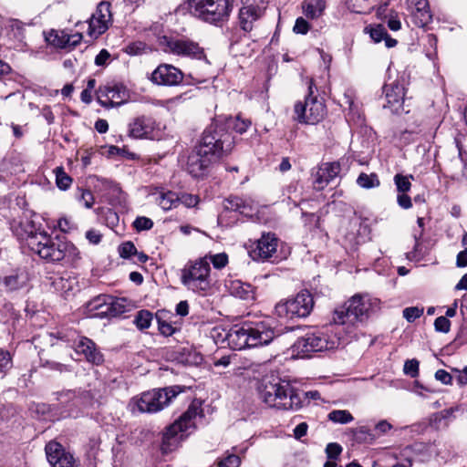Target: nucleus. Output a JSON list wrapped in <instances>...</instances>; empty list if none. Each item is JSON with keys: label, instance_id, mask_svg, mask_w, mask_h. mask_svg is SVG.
I'll list each match as a JSON object with an SVG mask.
<instances>
[{"label": "nucleus", "instance_id": "nucleus-1", "mask_svg": "<svg viewBox=\"0 0 467 467\" xmlns=\"http://www.w3.org/2000/svg\"><path fill=\"white\" fill-rule=\"evenodd\" d=\"M233 140L222 128L211 125L202 133L195 150L189 155L187 171L193 177H201L204 171L232 150Z\"/></svg>", "mask_w": 467, "mask_h": 467}, {"label": "nucleus", "instance_id": "nucleus-2", "mask_svg": "<svg viewBox=\"0 0 467 467\" xmlns=\"http://www.w3.org/2000/svg\"><path fill=\"white\" fill-rule=\"evenodd\" d=\"M29 249L48 263L64 261L73 265L80 259V253L74 244L59 237H51L44 232L30 233L26 239Z\"/></svg>", "mask_w": 467, "mask_h": 467}, {"label": "nucleus", "instance_id": "nucleus-3", "mask_svg": "<svg viewBox=\"0 0 467 467\" xmlns=\"http://www.w3.org/2000/svg\"><path fill=\"white\" fill-rule=\"evenodd\" d=\"M257 390L262 401L271 408L297 410L304 406L300 394L288 382L263 379Z\"/></svg>", "mask_w": 467, "mask_h": 467}, {"label": "nucleus", "instance_id": "nucleus-4", "mask_svg": "<svg viewBox=\"0 0 467 467\" xmlns=\"http://www.w3.org/2000/svg\"><path fill=\"white\" fill-rule=\"evenodd\" d=\"M275 337L274 329L265 323L254 326L244 323L233 326L224 333L223 341H226L229 348L241 350L268 345Z\"/></svg>", "mask_w": 467, "mask_h": 467}, {"label": "nucleus", "instance_id": "nucleus-5", "mask_svg": "<svg viewBox=\"0 0 467 467\" xmlns=\"http://www.w3.org/2000/svg\"><path fill=\"white\" fill-rule=\"evenodd\" d=\"M380 300L369 295H355L344 306L334 312L333 320L336 324L364 321L379 310Z\"/></svg>", "mask_w": 467, "mask_h": 467}, {"label": "nucleus", "instance_id": "nucleus-6", "mask_svg": "<svg viewBox=\"0 0 467 467\" xmlns=\"http://www.w3.org/2000/svg\"><path fill=\"white\" fill-rule=\"evenodd\" d=\"M211 266L207 257L189 261L181 270V282L194 293H206L211 287Z\"/></svg>", "mask_w": 467, "mask_h": 467}, {"label": "nucleus", "instance_id": "nucleus-7", "mask_svg": "<svg viewBox=\"0 0 467 467\" xmlns=\"http://www.w3.org/2000/svg\"><path fill=\"white\" fill-rule=\"evenodd\" d=\"M189 5L192 16L213 25L227 21L233 9L231 0H189Z\"/></svg>", "mask_w": 467, "mask_h": 467}, {"label": "nucleus", "instance_id": "nucleus-8", "mask_svg": "<svg viewBox=\"0 0 467 467\" xmlns=\"http://www.w3.org/2000/svg\"><path fill=\"white\" fill-rule=\"evenodd\" d=\"M182 391V388L178 385L155 389L143 392L133 400V404L140 412L155 413L167 407Z\"/></svg>", "mask_w": 467, "mask_h": 467}, {"label": "nucleus", "instance_id": "nucleus-9", "mask_svg": "<svg viewBox=\"0 0 467 467\" xmlns=\"http://www.w3.org/2000/svg\"><path fill=\"white\" fill-rule=\"evenodd\" d=\"M202 413V402L198 400H192L187 410L166 428L162 438L163 443L171 445L173 441L182 440L188 435V431L195 429V419Z\"/></svg>", "mask_w": 467, "mask_h": 467}, {"label": "nucleus", "instance_id": "nucleus-10", "mask_svg": "<svg viewBox=\"0 0 467 467\" xmlns=\"http://www.w3.org/2000/svg\"><path fill=\"white\" fill-rule=\"evenodd\" d=\"M314 306L311 294L303 290L294 298L280 302L275 306V313L279 317L294 319L307 317Z\"/></svg>", "mask_w": 467, "mask_h": 467}, {"label": "nucleus", "instance_id": "nucleus-11", "mask_svg": "<svg viewBox=\"0 0 467 467\" xmlns=\"http://www.w3.org/2000/svg\"><path fill=\"white\" fill-rule=\"evenodd\" d=\"M128 300L124 297H113L100 295L87 304V310L93 317H113L122 315L128 310Z\"/></svg>", "mask_w": 467, "mask_h": 467}, {"label": "nucleus", "instance_id": "nucleus-12", "mask_svg": "<svg viewBox=\"0 0 467 467\" xmlns=\"http://www.w3.org/2000/svg\"><path fill=\"white\" fill-rule=\"evenodd\" d=\"M309 88V94L305 100L298 101L295 104L294 119L302 124H317L321 121L326 115V107L321 100H318L317 97H313L311 87Z\"/></svg>", "mask_w": 467, "mask_h": 467}, {"label": "nucleus", "instance_id": "nucleus-13", "mask_svg": "<svg viewBox=\"0 0 467 467\" xmlns=\"http://www.w3.org/2000/svg\"><path fill=\"white\" fill-rule=\"evenodd\" d=\"M160 45L165 53L194 59L205 58L203 48L197 42L186 37L163 36Z\"/></svg>", "mask_w": 467, "mask_h": 467}, {"label": "nucleus", "instance_id": "nucleus-14", "mask_svg": "<svg viewBox=\"0 0 467 467\" xmlns=\"http://www.w3.org/2000/svg\"><path fill=\"white\" fill-rule=\"evenodd\" d=\"M112 23L110 4L106 1L100 2L95 13L88 21V34L91 37L97 38L104 34Z\"/></svg>", "mask_w": 467, "mask_h": 467}, {"label": "nucleus", "instance_id": "nucleus-15", "mask_svg": "<svg viewBox=\"0 0 467 467\" xmlns=\"http://www.w3.org/2000/svg\"><path fill=\"white\" fill-rule=\"evenodd\" d=\"M181 69L171 64H161L151 73L150 80L160 86H177L183 80Z\"/></svg>", "mask_w": 467, "mask_h": 467}, {"label": "nucleus", "instance_id": "nucleus-16", "mask_svg": "<svg viewBox=\"0 0 467 467\" xmlns=\"http://www.w3.org/2000/svg\"><path fill=\"white\" fill-rule=\"evenodd\" d=\"M128 98V91L121 85L105 86L98 90V102L107 109L123 105Z\"/></svg>", "mask_w": 467, "mask_h": 467}, {"label": "nucleus", "instance_id": "nucleus-17", "mask_svg": "<svg viewBox=\"0 0 467 467\" xmlns=\"http://www.w3.org/2000/svg\"><path fill=\"white\" fill-rule=\"evenodd\" d=\"M72 348L78 354L84 355L86 360L93 365L99 366L104 361V357L96 344L86 337L78 336L73 341Z\"/></svg>", "mask_w": 467, "mask_h": 467}, {"label": "nucleus", "instance_id": "nucleus-18", "mask_svg": "<svg viewBox=\"0 0 467 467\" xmlns=\"http://www.w3.org/2000/svg\"><path fill=\"white\" fill-rule=\"evenodd\" d=\"M45 451L47 459L53 467H75L73 456L66 452L59 443L50 441L46 445Z\"/></svg>", "mask_w": 467, "mask_h": 467}, {"label": "nucleus", "instance_id": "nucleus-19", "mask_svg": "<svg viewBox=\"0 0 467 467\" xmlns=\"http://www.w3.org/2000/svg\"><path fill=\"white\" fill-rule=\"evenodd\" d=\"M277 245L278 239L275 234H264L252 249L251 255L254 259H269L275 254Z\"/></svg>", "mask_w": 467, "mask_h": 467}, {"label": "nucleus", "instance_id": "nucleus-20", "mask_svg": "<svg viewBox=\"0 0 467 467\" xmlns=\"http://www.w3.org/2000/svg\"><path fill=\"white\" fill-rule=\"evenodd\" d=\"M340 165L337 162L325 163L315 175L314 187L321 191L339 173Z\"/></svg>", "mask_w": 467, "mask_h": 467}, {"label": "nucleus", "instance_id": "nucleus-21", "mask_svg": "<svg viewBox=\"0 0 467 467\" xmlns=\"http://www.w3.org/2000/svg\"><path fill=\"white\" fill-rule=\"evenodd\" d=\"M384 90L387 100V104L384 105V108H389L392 111H398L403 104L405 96L404 87L399 82H394L385 86Z\"/></svg>", "mask_w": 467, "mask_h": 467}, {"label": "nucleus", "instance_id": "nucleus-22", "mask_svg": "<svg viewBox=\"0 0 467 467\" xmlns=\"http://www.w3.org/2000/svg\"><path fill=\"white\" fill-rule=\"evenodd\" d=\"M265 7L266 6L260 5H249L242 7L239 11V20L242 29L246 32L251 31L254 22L263 16Z\"/></svg>", "mask_w": 467, "mask_h": 467}, {"label": "nucleus", "instance_id": "nucleus-23", "mask_svg": "<svg viewBox=\"0 0 467 467\" xmlns=\"http://www.w3.org/2000/svg\"><path fill=\"white\" fill-rule=\"evenodd\" d=\"M154 129V122L144 116L134 119L129 125V135L134 139L148 137Z\"/></svg>", "mask_w": 467, "mask_h": 467}, {"label": "nucleus", "instance_id": "nucleus-24", "mask_svg": "<svg viewBox=\"0 0 467 467\" xmlns=\"http://www.w3.org/2000/svg\"><path fill=\"white\" fill-rule=\"evenodd\" d=\"M150 196L163 211H170L179 205V193L170 190L155 189Z\"/></svg>", "mask_w": 467, "mask_h": 467}, {"label": "nucleus", "instance_id": "nucleus-25", "mask_svg": "<svg viewBox=\"0 0 467 467\" xmlns=\"http://www.w3.org/2000/svg\"><path fill=\"white\" fill-rule=\"evenodd\" d=\"M5 36L17 46L22 45L26 38L25 24L17 19H10L5 26Z\"/></svg>", "mask_w": 467, "mask_h": 467}, {"label": "nucleus", "instance_id": "nucleus-26", "mask_svg": "<svg viewBox=\"0 0 467 467\" xmlns=\"http://www.w3.org/2000/svg\"><path fill=\"white\" fill-rule=\"evenodd\" d=\"M306 336L315 352L332 349L337 344L336 340L329 339L327 335L321 332L308 333Z\"/></svg>", "mask_w": 467, "mask_h": 467}, {"label": "nucleus", "instance_id": "nucleus-27", "mask_svg": "<svg viewBox=\"0 0 467 467\" xmlns=\"http://www.w3.org/2000/svg\"><path fill=\"white\" fill-rule=\"evenodd\" d=\"M302 9L307 18L317 19L323 15L326 9V2L325 0H304Z\"/></svg>", "mask_w": 467, "mask_h": 467}, {"label": "nucleus", "instance_id": "nucleus-28", "mask_svg": "<svg viewBox=\"0 0 467 467\" xmlns=\"http://www.w3.org/2000/svg\"><path fill=\"white\" fill-rule=\"evenodd\" d=\"M27 282V276L23 271H16L15 273L4 278V285L8 291H15L23 287Z\"/></svg>", "mask_w": 467, "mask_h": 467}, {"label": "nucleus", "instance_id": "nucleus-29", "mask_svg": "<svg viewBox=\"0 0 467 467\" xmlns=\"http://www.w3.org/2000/svg\"><path fill=\"white\" fill-rule=\"evenodd\" d=\"M292 352L298 358L309 357L311 353L315 352L311 342L308 340L307 336H304L296 339L292 346Z\"/></svg>", "mask_w": 467, "mask_h": 467}, {"label": "nucleus", "instance_id": "nucleus-30", "mask_svg": "<svg viewBox=\"0 0 467 467\" xmlns=\"http://www.w3.org/2000/svg\"><path fill=\"white\" fill-rule=\"evenodd\" d=\"M52 284L57 290L67 294L75 289V287L78 285V282L75 277L67 275V276L56 277L53 280Z\"/></svg>", "mask_w": 467, "mask_h": 467}, {"label": "nucleus", "instance_id": "nucleus-31", "mask_svg": "<svg viewBox=\"0 0 467 467\" xmlns=\"http://www.w3.org/2000/svg\"><path fill=\"white\" fill-rule=\"evenodd\" d=\"M327 419L334 423L347 424L353 421L354 417L346 410H334L327 415Z\"/></svg>", "mask_w": 467, "mask_h": 467}, {"label": "nucleus", "instance_id": "nucleus-32", "mask_svg": "<svg viewBox=\"0 0 467 467\" xmlns=\"http://www.w3.org/2000/svg\"><path fill=\"white\" fill-rule=\"evenodd\" d=\"M357 183L364 189H371L378 187L379 185V180L375 173L367 174L360 173L357 179Z\"/></svg>", "mask_w": 467, "mask_h": 467}, {"label": "nucleus", "instance_id": "nucleus-33", "mask_svg": "<svg viewBox=\"0 0 467 467\" xmlns=\"http://www.w3.org/2000/svg\"><path fill=\"white\" fill-rule=\"evenodd\" d=\"M368 0H348V8L357 14H365L373 9V5H370Z\"/></svg>", "mask_w": 467, "mask_h": 467}, {"label": "nucleus", "instance_id": "nucleus-34", "mask_svg": "<svg viewBox=\"0 0 467 467\" xmlns=\"http://www.w3.org/2000/svg\"><path fill=\"white\" fill-rule=\"evenodd\" d=\"M56 174V183L60 190H67L72 183V179L68 176L62 167H57L54 170Z\"/></svg>", "mask_w": 467, "mask_h": 467}, {"label": "nucleus", "instance_id": "nucleus-35", "mask_svg": "<svg viewBox=\"0 0 467 467\" xmlns=\"http://www.w3.org/2000/svg\"><path fill=\"white\" fill-rule=\"evenodd\" d=\"M152 320V314L148 310H140L135 317L134 323L140 330L150 327Z\"/></svg>", "mask_w": 467, "mask_h": 467}, {"label": "nucleus", "instance_id": "nucleus-36", "mask_svg": "<svg viewBox=\"0 0 467 467\" xmlns=\"http://www.w3.org/2000/svg\"><path fill=\"white\" fill-rule=\"evenodd\" d=\"M13 367V358L11 353L4 348H0V375H5Z\"/></svg>", "mask_w": 467, "mask_h": 467}, {"label": "nucleus", "instance_id": "nucleus-37", "mask_svg": "<svg viewBox=\"0 0 467 467\" xmlns=\"http://www.w3.org/2000/svg\"><path fill=\"white\" fill-rule=\"evenodd\" d=\"M412 14L415 19L417 20V25L419 26L423 27L431 22L432 16L431 14L429 6L422 9H417L416 11H412Z\"/></svg>", "mask_w": 467, "mask_h": 467}, {"label": "nucleus", "instance_id": "nucleus-38", "mask_svg": "<svg viewBox=\"0 0 467 467\" xmlns=\"http://www.w3.org/2000/svg\"><path fill=\"white\" fill-rule=\"evenodd\" d=\"M410 178H413L412 175L404 176L402 174H396L394 176V182L399 192H408L410 190Z\"/></svg>", "mask_w": 467, "mask_h": 467}, {"label": "nucleus", "instance_id": "nucleus-39", "mask_svg": "<svg viewBox=\"0 0 467 467\" xmlns=\"http://www.w3.org/2000/svg\"><path fill=\"white\" fill-rule=\"evenodd\" d=\"M424 308L420 306H410L403 309V317L408 322H413L423 314Z\"/></svg>", "mask_w": 467, "mask_h": 467}, {"label": "nucleus", "instance_id": "nucleus-40", "mask_svg": "<svg viewBox=\"0 0 467 467\" xmlns=\"http://www.w3.org/2000/svg\"><path fill=\"white\" fill-rule=\"evenodd\" d=\"M368 33L375 43H379L383 40L388 34L386 28L382 25H377L374 27H370Z\"/></svg>", "mask_w": 467, "mask_h": 467}, {"label": "nucleus", "instance_id": "nucleus-41", "mask_svg": "<svg viewBox=\"0 0 467 467\" xmlns=\"http://www.w3.org/2000/svg\"><path fill=\"white\" fill-rule=\"evenodd\" d=\"M51 43L58 47L65 48L70 47V36L64 32L56 33L54 38L50 40Z\"/></svg>", "mask_w": 467, "mask_h": 467}, {"label": "nucleus", "instance_id": "nucleus-42", "mask_svg": "<svg viewBox=\"0 0 467 467\" xmlns=\"http://www.w3.org/2000/svg\"><path fill=\"white\" fill-rule=\"evenodd\" d=\"M133 226L137 231H146L150 230L153 226V222L151 219L144 216H139L133 222Z\"/></svg>", "mask_w": 467, "mask_h": 467}, {"label": "nucleus", "instance_id": "nucleus-43", "mask_svg": "<svg viewBox=\"0 0 467 467\" xmlns=\"http://www.w3.org/2000/svg\"><path fill=\"white\" fill-rule=\"evenodd\" d=\"M156 318L158 322V328L161 335L170 337L175 332V328L170 323L162 320L160 314H157Z\"/></svg>", "mask_w": 467, "mask_h": 467}, {"label": "nucleus", "instance_id": "nucleus-44", "mask_svg": "<svg viewBox=\"0 0 467 467\" xmlns=\"http://www.w3.org/2000/svg\"><path fill=\"white\" fill-rule=\"evenodd\" d=\"M342 452V447L337 442H330L326 447V454L329 460H337Z\"/></svg>", "mask_w": 467, "mask_h": 467}, {"label": "nucleus", "instance_id": "nucleus-45", "mask_svg": "<svg viewBox=\"0 0 467 467\" xmlns=\"http://www.w3.org/2000/svg\"><path fill=\"white\" fill-rule=\"evenodd\" d=\"M419 365L417 359H409L404 364L403 371L406 375L416 378L419 375Z\"/></svg>", "mask_w": 467, "mask_h": 467}, {"label": "nucleus", "instance_id": "nucleus-46", "mask_svg": "<svg viewBox=\"0 0 467 467\" xmlns=\"http://www.w3.org/2000/svg\"><path fill=\"white\" fill-rule=\"evenodd\" d=\"M241 459L235 454H228L218 462V467H239Z\"/></svg>", "mask_w": 467, "mask_h": 467}, {"label": "nucleus", "instance_id": "nucleus-47", "mask_svg": "<svg viewBox=\"0 0 467 467\" xmlns=\"http://www.w3.org/2000/svg\"><path fill=\"white\" fill-rule=\"evenodd\" d=\"M199 202V197L197 195L190 194V193H181L179 194V204L182 203L184 206L188 208L194 207Z\"/></svg>", "mask_w": 467, "mask_h": 467}, {"label": "nucleus", "instance_id": "nucleus-48", "mask_svg": "<svg viewBox=\"0 0 467 467\" xmlns=\"http://www.w3.org/2000/svg\"><path fill=\"white\" fill-rule=\"evenodd\" d=\"M119 253L122 258H130L137 254V248L132 242H125L119 246Z\"/></svg>", "mask_w": 467, "mask_h": 467}, {"label": "nucleus", "instance_id": "nucleus-49", "mask_svg": "<svg viewBox=\"0 0 467 467\" xmlns=\"http://www.w3.org/2000/svg\"><path fill=\"white\" fill-rule=\"evenodd\" d=\"M250 125L251 121L249 119H244L240 117H236L232 123L233 129L240 134L244 133L250 127Z\"/></svg>", "mask_w": 467, "mask_h": 467}, {"label": "nucleus", "instance_id": "nucleus-50", "mask_svg": "<svg viewBox=\"0 0 467 467\" xmlns=\"http://www.w3.org/2000/svg\"><path fill=\"white\" fill-rule=\"evenodd\" d=\"M217 269L223 268L228 263V256L224 253L216 254L210 256V261Z\"/></svg>", "mask_w": 467, "mask_h": 467}, {"label": "nucleus", "instance_id": "nucleus-51", "mask_svg": "<svg viewBox=\"0 0 467 467\" xmlns=\"http://www.w3.org/2000/svg\"><path fill=\"white\" fill-rule=\"evenodd\" d=\"M434 327L439 332L448 333L451 328V322L446 317H439L434 321Z\"/></svg>", "mask_w": 467, "mask_h": 467}, {"label": "nucleus", "instance_id": "nucleus-52", "mask_svg": "<svg viewBox=\"0 0 467 467\" xmlns=\"http://www.w3.org/2000/svg\"><path fill=\"white\" fill-rule=\"evenodd\" d=\"M309 28H310V26H309L308 22L306 19H304L303 17H298L296 20L293 30L296 34L306 35L308 32Z\"/></svg>", "mask_w": 467, "mask_h": 467}, {"label": "nucleus", "instance_id": "nucleus-53", "mask_svg": "<svg viewBox=\"0 0 467 467\" xmlns=\"http://www.w3.org/2000/svg\"><path fill=\"white\" fill-rule=\"evenodd\" d=\"M435 379L445 385L452 384V377L444 369H438L435 373Z\"/></svg>", "mask_w": 467, "mask_h": 467}, {"label": "nucleus", "instance_id": "nucleus-54", "mask_svg": "<svg viewBox=\"0 0 467 467\" xmlns=\"http://www.w3.org/2000/svg\"><path fill=\"white\" fill-rule=\"evenodd\" d=\"M397 202L403 209H410L412 206L411 199L407 192H399Z\"/></svg>", "mask_w": 467, "mask_h": 467}, {"label": "nucleus", "instance_id": "nucleus-55", "mask_svg": "<svg viewBox=\"0 0 467 467\" xmlns=\"http://www.w3.org/2000/svg\"><path fill=\"white\" fill-rule=\"evenodd\" d=\"M80 201L84 202L86 208H91L94 203V196L90 191L83 190L80 196Z\"/></svg>", "mask_w": 467, "mask_h": 467}, {"label": "nucleus", "instance_id": "nucleus-56", "mask_svg": "<svg viewBox=\"0 0 467 467\" xmlns=\"http://www.w3.org/2000/svg\"><path fill=\"white\" fill-rule=\"evenodd\" d=\"M102 235L96 230H89L86 233V238L89 243L98 244L101 241Z\"/></svg>", "mask_w": 467, "mask_h": 467}, {"label": "nucleus", "instance_id": "nucleus-57", "mask_svg": "<svg viewBox=\"0 0 467 467\" xmlns=\"http://www.w3.org/2000/svg\"><path fill=\"white\" fill-rule=\"evenodd\" d=\"M407 4L412 9V12L416 11L417 9L428 7L429 3L427 0H407Z\"/></svg>", "mask_w": 467, "mask_h": 467}, {"label": "nucleus", "instance_id": "nucleus-58", "mask_svg": "<svg viewBox=\"0 0 467 467\" xmlns=\"http://www.w3.org/2000/svg\"><path fill=\"white\" fill-rule=\"evenodd\" d=\"M110 55L106 49H102L95 57V64L97 66H104Z\"/></svg>", "mask_w": 467, "mask_h": 467}, {"label": "nucleus", "instance_id": "nucleus-59", "mask_svg": "<svg viewBox=\"0 0 467 467\" xmlns=\"http://www.w3.org/2000/svg\"><path fill=\"white\" fill-rule=\"evenodd\" d=\"M307 424L306 422L299 423L294 430V436L296 439H301L305 435H306L307 432Z\"/></svg>", "mask_w": 467, "mask_h": 467}, {"label": "nucleus", "instance_id": "nucleus-60", "mask_svg": "<svg viewBox=\"0 0 467 467\" xmlns=\"http://www.w3.org/2000/svg\"><path fill=\"white\" fill-rule=\"evenodd\" d=\"M176 313L179 315V316H182V317H185L189 314V304L187 301H181L177 306H176Z\"/></svg>", "mask_w": 467, "mask_h": 467}, {"label": "nucleus", "instance_id": "nucleus-61", "mask_svg": "<svg viewBox=\"0 0 467 467\" xmlns=\"http://www.w3.org/2000/svg\"><path fill=\"white\" fill-rule=\"evenodd\" d=\"M456 265L458 267H465L467 265V246L465 250L458 254Z\"/></svg>", "mask_w": 467, "mask_h": 467}, {"label": "nucleus", "instance_id": "nucleus-62", "mask_svg": "<svg viewBox=\"0 0 467 467\" xmlns=\"http://www.w3.org/2000/svg\"><path fill=\"white\" fill-rule=\"evenodd\" d=\"M95 129L99 133H105L109 130L108 121L105 119H98L95 123Z\"/></svg>", "mask_w": 467, "mask_h": 467}, {"label": "nucleus", "instance_id": "nucleus-63", "mask_svg": "<svg viewBox=\"0 0 467 467\" xmlns=\"http://www.w3.org/2000/svg\"><path fill=\"white\" fill-rule=\"evenodd\" d=\"M388 26L392 31H398L401 27L400 21L396 16H391L388 20Z\"/></svg>", "mask_w": 467, "mask_h": 467}, {"label": "nucleus", "instance_id": "nucleus-64", "mask_svg": "<svg viewBox=\"0 0 467 467\" xmlns=\"http://www.w3.org/2000/svg\"><path fill=\"white\" fill-rule=\"evenodd\" d=\"M391 428V424L389 423L387 420H381L376 425V430L382 434L389 431Z\"/></svg>", "mask_w": 467, "mask_h": 467}]
</instances>
